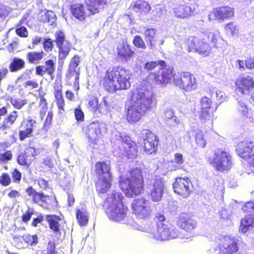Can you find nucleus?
<instances>
[{
	"label": "nucleus",
	"instance_id": "nucleus-61",
	"mask_svg": "<svg viewBox=\"0 0 254 254\" xmlns=\"http://www.w3.org/2000/svg\"><path fill=\"white\" fill-rule=\"evenodd\" d=\"M53 42L51 39H47L45 40L43 43V46L45 51L48 52L52 50L53 48Z\"/></svg>",
	"mask_w": 254,
	"mask_h": 254
},
{
	"label": "nucleus",
	"instance_id": "nucleus-43",
	"mask_svg": "<svg viewBox=\"0 0 254 254\" xmlns=\"http://www.w3.org/2000/svg\"><path fill=\"white\" fill-rule=\"evenodd\" d=\"M67 43H65V46L63 47H60L59 49V60L63 63V61L66 58L70 51L71 46H67Z\"/></svg>",
	"mask_w": 254,
	"mask_h": 254
},
{
	"label": "nucleus",
	"instance_id": "nucleus-18",
	"mask_svg": "<svg viewBox=\"0 0 254 254\" xmlns=\"http://www.w3.org/2000/svg\"><path fill=\"white\" fill-rule=\"evenodd\" d=\"M234 14V8L229 6H221L214 9L212 13L209 15V18L211 19V17L214 16L216 19L223 21L231 19Z\"/></svg>",
	"mask_w": 254,
	"mask_h": 254
},
{
	"label": "nucleus",
	"instance_id": "nucleus-57",
	"mask_svg": "<svg viewBox=\"0 0 254 254\" xmlns=\"http://www.w3.org/2000/svg\"><path fill=\"white\" fill-rule=\"evenodd\" d=\"M209 110L201 109L199 113V119L202 122H205L207 120H209L210 117Z\"/></svg>",
	"mask_w": 254,
	"mask_h": 254
},
{
	"label": "nucleus",
	"instance_id": "nucleus-20",
	"mask_svg": "<svg viewBox=\"0 0 254 254\" xmlns=\"http://www.w3.org/2000/svg\"><path fill=\"white\" fill-rule=\"evenodd\" d=\"M55 64L52 60L47 61L43 64L37 66L35 68L37 75L43 76L44 74L47 73L50 76L52 80L55 77Z\"/></svg>",
	"mask_w": 254,
	"mask_h": 254
},
{
	"label": "nucleus",
	"instance_id": "nucleus-9",
	"mask_svg": "<svg viewBox=\"0 0 254 254\" xmlns=\"http://www.w3.org/2000/svg\"><path fill=\"white\" fill-rule=\"evenodd\" d=\"M132 213L139 220H145L150 216L152 211L150 203L144 197L133 199L131 204Z\"/></svg>",
	"mask_w": 254,
	"mask_h": 254
},
{
	"label": "nucleus",
	"instance_id": "nucleus-23",
	"mask_svg": "<svg viewBox=\"0 0 254 254\" xmlns=\"http://www.w3.org/2000/svg\"><path fill=\"white\" fill-rule=\"evenodd\" d=\"M112 177H97L95 182L96 190L98 193H105L111 188Z\"/></svg>",
	"mask_w": 254,
	"mask_h": 254
},
{
	"label": "nucleus",
	"instance_id": "nucleus-1",
	"mask_svg": "<svg viewBox=\"0 0 254 254\" xmlns=\"http://www.w3.org/2000/svg\"><path fill=\"white\" fill-rule=\"evenodd\" d=\"M153 93L145 87L136 88L132 95L127 108V119L133 124L139 121L141 116L152 108Z\"/></svg>",
	"mask_w": 254,
	"mask_h": 254
},
{
	"label": "nucleus",
	"instance_id": "nucleus-5",
	"mask_svg": "<svg viewBox=\"0 0 254 254\" xmlns=\"http://www.w3.org/2000/svg\"><path fill=\"white\" fill-rule=\"evenodd\" d=\"M123 199L124 196L120 192H113L107 198L109 205L106 213L110 219L119 222L126 217L128 209L124 205Z\"/></svg>",
	"mask_w": 254,
	"mask_h": 254
},
{
	"label": "nucleus",
	"instance_id": "nucleus-31",
	"mask_svg": "<svg viewBox=\"0 0 254 254\" xmlns=\"http://www.w3.org/2000/svg\"><path fill=\"white\" fill-rule=\"evenodd\" d=\"M144 35L149 48L150 50H153L155 47L156 41L155 40V29L154 28H147L145 30Z\"/></svg>",
	"mask_w": 254,
	"mask_h": 254
},
{
	"label": "nucleus",
	"instance_id": "nucleus-7",
	"mask_svg": "<svg viewBox=\"0 0 254 254\" xmlns=\"http://www.w3.org/2000/svg\"><path fill=\"white\" fill-rule=\"evenodd\" d=\"M27 196L31 197L33 203L39 204L42 207L49 209L57 202L55 196L45 195L42 191H37L32 186L25 189Z\"/></svg>",
	"mask_w": 254,
	"mask_h": 254
},
{
	"label": "nucleus",
	"instance_id": "nucleus-36",
	"mask_svg": "<svg viewBox=\"0 0 254 254\" xmlns=\"http://www.w3.org/2000/svg\"><path fill=\"white\" fill-rule=\"evenodd\" d=\"M76 217L77 223L80 226H86L88 222V214L86 211H82L79 209L76 211Z\"/></svg>",
	"mask_w": 254,
	"mask_h": 254
},
{
	"label": "nucleus",
	"instance_id": "nucleus-21",
	"mask_svg": "<svg viewBox=\"0 0 254 254\" xmlns=\"http://www.w3.org/2000/svg\"><path fill=\"white\" fill-rule=\"evenodd\" d=\"M176 75H173L172 70L161 68L157 74H154V79L158 84H163L171 81L172 78H174Z\"/></svg>",
	"mask_w": 254,
	"mask_h": 254
},
{
	"label": "nucleus",
	"instance_id": "nucleus-44",
	"mask_svg": "<svg viewBox=\"0 0 254 254\" xmlns=\"http://www.w3.org/2000/svg\"><path fill=\"white\" fill-rule=\"evenodd\" d=\"M12 182L10 175L7 172L2 173L0 176V185L3 187L9 186Z\"/></svg>",
	"mask_w": 254,
	"mask_h": 254
},
{
	"label": "nucleus",
	"instance_id": "nucleus-49",
	"mask_svg": "<svg viewBox=\"0 0 254 254\" xmlns=\"http://www.w3.org/2000/svg\"><path fill=\"white\" fill-rule=\"evenodd\" d=\"M242 210L246 213L254 212V201H249L246 202L242 207Z\"/></svg>",
	"mask_w": 254,
	"mask_h": 254
},
{
	"label": "nucleus",
	"instance_id": "nucleus-55",
	"mask_svg": "<svg viewBox=\"0 0 254 254\" xmlns=\"http://www.w3.org/2000/svg\"><path fill=\"white\" fill-rule=\"evenodd\" d=\"M32 132V128H26L24 130H20L19 139L20 140H23L26 138L30 137Z\"/></svg>",
	"mask_w": 254,
	"mask_h": 254
},
{
	"label": "nucleus",
	"instance_id": "nucleus-3",
	"mask_svg": "<svg viewBox=\"0 0 254 254\" xmlns=\"http://www.w3.org/2000/svg\"><path fill=\"white\" fill-rule=\"evenodd\" d=\"M131 72L123 67H117L108 70L106 74L104 86L109 92L117 90L126 89L130 87Z\"/></svg>",
	"mask_w": 254,
	"mask_h": 254
},
{
	"label": "nucleus",
	"instance_id": "nucleus-16",
	"mask_svg": "<svg viewBox=\"0 0 254 254\" xmlns=\"http://www.w3.org/2000/svg\"><path fill=\"white\" fill-rule=\"evenodd\" d=\"M236 85L237 87L236 91L238 93L248 94L251 92V90L254 88V81L253 79L249 76H240L236 81Z\"/></svg>",
	"mask_w": 254,
	"mask_h": 254
},
{
	"label": "nucleus",
	"instance_id": "nucleus-42",
	"mask_svg": "<svg viewBox=\"0 0 254 254\" xmlns=\"http://www.w3.org/2000/svg\"><path fill=\"white\" fill-rule=\"evenodd\" d=\"M55 42L59 48L63 47L67 43V46H71L67 41L65 40L64 34V32L59 31L56 33V40Z\"/></svg>",
	"mask_w": 254,
	"mask_h": 254
},
{
	"label": "nucleus",
	"instance_id": "nucleus-32",
	"mask_svg": "<svg viewBox=\"0 0 254 254\" xmlns=\"http://www.w3.org/2000/svg\"><path fill=\"white\" fill-rule=\"evenodd\" d=\"M72 15L77 19L82 21L85 18V12L83 6L79 3L74 4L70 6Z\"/></svg>",
	"mask_w": 254,
	"mask_h": 254
},
{
	"label": "nucleus",
	"instance_id": "nucleus-17",
	"mask_svg": "<svg viewBox=\"0 0 254 254\" xmlns=\"http://www.w3.org/2000/svg\"><path fill=\"white\" fill-rule=\"evenodd\" d=\"M37 154L36 148L29 146L18 156L17 162L19 165L28 167L32 164Z\"/></svg>",
	"mask_w": 254,
	"mask_h": 254
},
{
	"label": "nucleus",
	"instance_id": "nucleus-60",
	"mask_svg": "<svg viewBox=\"0 0 254 254\" xmlns=\"http://www.w3.org/2000/svg\"><path fill=\"white\" fill-rule=\"evenodd\" d=\"M74 115L75 119L78 122H82L84 120V113L80 109L76 108L75 109Z\"/></svg>",
	"mask_w": 254,
	"mask_h": 254
},
{
	"label": "nucleus",
	"instance_id": "nucleus-39",
	"mask_svg": "<svg viewBox=\"0 0 254 254\" xmlns=\"http://www.w3.org/2000/svg\"><path fill=\"white\" fill-rule=\"evenodd\" d=\"M104 103L106 109L104 110V111H102V109L101 108V105H100L99 107L98 106V99L96 98L93 97L89 101L88 108H89V110H90L93 112H95L97 110H98L99 112L104 113L105 111H106L107 109L106 102L104 101Z\"/></svg>",
	"mask_w": 254,
	"mask_h": 254
},
{
	"label": "nucleus",
	"instance_id": "nucleus-6",
	"mask_svg": "<svg viewBox=\"0 0 254 254\" xmlns=\"http://www.w3.org/2000/svg\"><path fill=\"white\" fill-rule=\"evenodd\" d=\"M209 163L216 171H228L232 167V156L229 152L219 149L214 152Z\"/></svg>",
	"mask_w": 254,
	"mask_h": 254
},
{
	"label": "nucleus",
	"instance_id": "nucleus-48",
	"mask_svg": "<svg viewBox=\"0 0 254 254\" xmlns=\"http://www.w3.org/2000/svg\"><path fill=\"white\" fill-rule=\"evenodd\" d=\"M47 254H57L56 250V244L55 241L50 240L46 246Z\"/></svg>",
	"mask_w": 254,
	"mask_h": 254
},
{
	"label": "nucleus",
	"instance_id": "nucleus-46",
	"mask_svg": "<svg viewBox=\"0 0 254 254\" xmlns=\"http://www.w3.org/2000/svg\"><path fill=\"white\" fill-rule=\"evenodd\" d=\"M11 180L13 183L19 184L22 179V174L20 171L17 169H13L11 172Z\"/></svg>",
	"mask_w": 254,
	"mask_h": 254
},
{
	"label": "nucleus",
	"instance_id": "nucleus-24",
	"mask_svg": "<svg viewBox=\"0 0 254 254\" xmlns=\"http://www.w3.org/2000/svg\"><path fill=\"white\" fill-rule=\"evenodd\" d=\"M194 9L190 5L181 4L174 8V12L176 17L184 18L193 14Z\"/></svg>",
	"mask_w": 254,
	"mask_h": 254
},
{
	"label": "nucleus",
	"instance_id": "nucleus-35",
	"mask_svg": "<svg viewBox=\"0 0 254 254\" xmlns=\"http://www.w3.org/2000/svg\"><path fill=\"white\" fill-rule=\"evenodd\" d=\"M43 52H30L27 54L26 58L30 64H38L43 59Z\"/></svg>",
	"mask_w": 254,
	"mask_h": 254
},
{
	"label": "nucleus",
	"instance_id": "nucleus-59",
	"mask_svg": "<svg viewBox=\"0 0 254 254\" xmlns=\"http://www.w3.org/2000/svg\"><path fill=\"white\" fill-rule=\"evenodd\" d=\"M12 154L10 150H7L3 153H0V161L5 162L11 160Z\"/></svg>",
	"mask_w": 254,
	"mask_h": 254
},
{
	"label": "nucleus",
	"instance_id": "nucleus-8",
	"mask_svg": "<svg viewBox=\"0 0 254 254\" xmlns=\"http://www.w3.org/2000/svg\"><path fill=\"white\" fill-rule=\"evenodd\" d=\"M215 242L219 254H237L240 250L239 241L234 237L225 236L216 239Z\"/></svg>",
	"mask_w": 254,
	"mask_h": 254
},
{
	"label": "nucleus",
	"instance_id": "nucleus-40",
	"mask_svg": "<svg viewBox=\"0 0 254 254\" xmlns=\"http://www.w3.org/2000/svg\"><path fill=\"white\" fill-rule=\"evenodd\" d=\"M24 242L27 245L31 246H36L38 243V237L36 234H24L22 236Z\"/></svg>",
	"mask_w": 254,
	"mask_h": 254
},
{
	"label": "nucleus",
	"instance_id": "nucleus-63",
	"mask_svg": "<svg viewBox=\"0 0 254 254\" xmlns=\"http://www.w3.org/2000/svg\"><path fill=\"white\" fill-rule=\"evenodd\" d=\"M225 30L230 34L234 35L236 30V26L233 22H230L226 25Z\"/></svg>",
	"mask_w": 254,
	"mask_h": 254
},
{
	"label": "nucleus",
	"instance_id": "nucleus-25",
	"mask_svg": "<svg viewBox=\"0 0 254 254\" xmlns=\"http://www.w3.org/2000/svg\"><path fill=\"white\" fill-rule=\"evenodd\" d=\"M45 220L49 225V228L54 232L57 233L60 232V221L62 220L60 216L55 214H47L45 215Z\"/></svg>",
	"mask_w": 254,
	"mask_h": 254
},
{
	"label": "nucleus",
	"instance_id": "nucleus-22",
	"mask_svg": "<svg viewBox=\"0 0 254 254\" xmlns=\"http://www.w3.org/2000/svg\"><path fill=\"white\" fill-rule=\"evenodd\" d=\"M117 49L118 55L125 61L129 60L134 54V52L127 42L119 43Z\"/></svg>",
	"mask_w": 254,
	"mask_h": 254
},
{
	"label": "nucleus",
	"instance_id": "nucleus-56",
	"mask_svg": "<svg viewBox=\"0 0 254 254\" xmlns=\"http://www.w3.org/2000/svg\"><path fill=\"white\" fill-rule=\"evenodd\" d=\"M37 182L39 188L42 190H44L50 188L48 181L44 178H38L37 180Z\"/></svg>",
	"mask_w": 254,
	"mask_h": 254
},
{
	"label": "nucleus",
	"instance_id": "nucleus-47",
	"mask_svg": "<svg viewBox=\"0 0 254 254\" xmlns=\"http://www.w3.org/2000/svg\"><path fill=\"white\" fill-rule=\"evenodd\" d=\"M133 44L138 48L145 49L147 47L142 38L139 35H136L134 37Z\"/></svg>",
	"mask_w": 254,
	"mask_h": 254
},
{
	"label": "nucleus",
	"instance_id": "nucleus-52",
	"mask_svg": "<svg viewBox=\"0 0 254 254\" xmlns=\"http://www.w3.org/2000/svg\"><path fill=\"white\" fill-rule=\"evenodd\" d=\"M10 102L17 109H20L24 105L27 104L26 100L20 99H11Z\"/></svg>",
	"mask_w": 254,
	"mask_h": 254
},
{
	"label": "nucleus",
	"instance_id": "nucleus-33",
	"mask_svg": "<svg viewBox=\"0 0 254 254\" xmlns=\"http://www.w3.org/2000/svg\"><path fill=\"white\" fill-rule=\"evenodd\" d=\"M105 4L104 0H90L88 10L92 14H94L98 13L100 9H103Z\"/></svg>",
	"mask_w": 254,
	"mask_h": 254
},
{
	"label": "nucleus",
	"instance_id": "nucleus-2",
	"mask_svg": "<svg viewBox=\"0 0 254 254\" xmlns=\"http://www.w3.org/2000/svg\"><path fill=\"white\" fill-rule=\"evenodd\" d=\"M119 187L127 198H133L141 194L144 190V181L141 169L130 170L126 176H121Z\"/></svg>",
	"mask_w": 254,
	"mask_h": 254
},
{
	"label": "nucleus",
	"instance_id": "nucleus-13",
	"mask_svg": "<svg viewBox=\"0 0 254 254\" xmlns=\"http://www.w3.org/2000/svg\"><path fill=\"white\" fill-rule=\"evenodd\" d=\"M141 135L143 140L144 151L148 154L155 153L159 142L157 136L148 129H143Z\"/></svg>",
	"mask_w": 254,
	"mask_h": 254
},
{
	"label": "nucleus",
	"instance_id": "nucleus-64",
	"mask_svg": "<svg viewBox=\"0 0 254 254\" xmlns=\"http://www.w3.org/2000/svg\"><path fill=\"white\" fill-rule=\"evenodd\" d=\"M16 34L22 37H26L28 35V32L24 26H21L16 30Z\"/></svg>",
	"mask_w": 254,
	"mask_h": 254
},
{
	"label": "nucleus",
	"instance_id": "nucleus-58",
	"mask_svg": "<svg viewBox=\"0 0 254 254\" xmlns=\"http://www.w3.org/2000/svg\"><path fill=\"white\" fill-rule=\"evenodd\" d=\"M32 71L31 69H26L22 74L18 77L17 80H25L31 78Z\"/></svg>",
	"mask_w": 254,
	"mask_h": 254
},
{
	"label": "nucleus",
	"instance_id": "nucleus-38",
	"mask_svg": "<svg viewBox=\"0 0 254 254\" xmlns=\"http://www.w3.org/2000/svg\"><path fill=\"white\" fill-rule=\"evenodd\" d=\"M172 164L174 163V164L172 165L170 171H176L181 169L184 163L183 154L181 153H175L174 154V161H172Z\"/></svg>",
	"mask_w": 254,
	"mask_h": 254
},
{
	"label": "nucleus",
	"instance_id": "nucleus-10",
	"mask_svg": "<svg viewBox=\"0 0 254 254\" xmlns=\"http://www.w3.org/2000/svg\"><path fill=\"white\" fill-rule=\"evenodd\" d=\"M186 45L189 52L193 51L204 56H207L211 52L209 44L204 40L196 37H189L186 41Z\"/></svg>",
	"mask_w": 254,
	"mask_h": 254
},
{
	"label": "nucleus",
	"instance_id": "nucleus-14",
	"mask_svg": "<svg viewBox=\"0 0 254 254\" xmlns=\"http://www.w3.org/2000/svg\"><path fill=\"white\" fill-rule=\"evenodd\" d=\"M165 182L163 178L156 176L150 186L149 195L154 202L161 200L164 193Z\"/></svg>",
	"mask_w": 254,
	"mask_h": 254
},
{
	"label": "nucleus",
	"instance_id": "nucleus-62",
	"mask_svg": "<svg viewBox=\"0 0 254 254\" xmlns=\"http://www.w3.org/2000/svg\"><path fill=\"white\" fill-rule=\"evenodd\" d=\"M44 220V216L42 214H40L36 218L33 219L31 222V226L36 227L39 223H42Z\"/></svg>",
	"mask_w": 254,
	"mask_h": 254
},
{
	"label": "nucleus",
	"instance_id": "nucleus-30",
	"mask_svg": "<svg viewBox=\"0 0 254 254\" xmlns=\"http://www.w3.org/2000/svg\"><path fill=\"white\" fill-rule=\"evenodd\" d=\"M40 20L43 22H48L53 25L56 21V15L54 12L50 10H43L39 14Z\"/></svg>",
	"mask_w": 254,
	"mask_h": 254
},
{
	"label": "nucleus",
	"instance_id": "nucleus-50",
	"mask_svg": "<svg viewBox=\"0 0 254 254\" xmlns=\"http://www.w3.org/2000/svg\"><path fill=\"white\" fill-rule=\"evenodd\" d=\"M212 104L210 99L207 97H203L200 100L201 109L210 110Z\"/></svg>",
	"mask_w": 254,
	"mask_h": 254
},
{
	"label": "nucleus",
	"instance_id": "nucleus-54",
	"mask_svg": "<svg viewBox=\"0 0 254 254\" xmlns=\"http://www.w3.org/2000/svg\"><path fill=\"white\" fill-rule=\"evenodd\" d=\"M40 107H41L40 114L41 116H44L47 111V102L46 99L43 97L40 99Z\"/></svg>",
	"mask_w": 254,
	"mask_h": 254
},
{
	"label": "nucleus",
	"instance_id": "nucleus-34",
	"mask_svg": "<svg viewBox=\"0 0 254 254\" xmlns=\"http://www.w3.org/2000/svg\"><path fill=\"white\" fill-rule=\"evenodd\" d=\"M25 61L18 58H14L9 65L11 72H17L25 67Z\"/></svg>",
	"mask_w": 254,
	"mask_h": 254
},
{
	"label": "nucleus",
	"instance_id": "nucleus-26",
	"mask_svg": "<svg viewBox=\"0 0 254 254\" xmlns=\"http://www.w3.org/2000/svg\"><path fill=\"white\" fill-rule=\"evenodd\" d=\"M125 153L128 158L133 159L137 155L138 149L136 144L132 141L129 137L124 143Z\"/></svg>",
	"mask_w": 254,
	"mask_h": 254
},
{
	"label": "nucleus",
	"instance_id": "nucleus-28",
	"mask_svg": "<svg viewBox=\"0 0 254 254\" xmlns=\"http://www.w3.org/2000/svg\"><path fill=\"white\" fill-rule=\"evenodd\" d=\"M254 228V217L251 215L246 216L241 221L239 227L241 233L245 234Z\"/></svg>",
	"mask_w": 254,
	"mask_h": 254
},
{
	"label": "nucleus",
	"instance_id": "nucleus-19",
	"mask_svg": "<svg viewBox=\"0 0 254 254\" xmlns=\"http://www.w3.org/2000/svg\"><path fill=\"white\" fill-rule=\"evenodd\" d=\"M94 172L97 177H112L110 162L100 161L96 162Z\"/></svg>",
	"mask_w": 254,
	"mask_h": 254
},
{
	"label": "nucleus",
	"instance_id": "nucleus-41",
	"mask_svg": "<svg viewBox=\"0 0 254 254\" xmlns=\"http://www.w3.org/2000/svg\"><path fill=\"white\" fill-rule=\"evenodd\" d=\"M157 66H160L161 68L164 67L166 66V63L164 61L147 62L144 65V69L147 71H150Z\"/></svg>",
	"mask_w": 254,
	"mask_h": 254
},
{
	"label": "nucleus",
	"instance_id": "nucleus-4",
	"mask_svg": "<svg viewBox=\"0 0 254 254\" xmlns=\"http://www.w3.org/2000/svg\"><path fill=\"white\" fill-rule=\"evenodd\" d=\"M154 220L156 225V230H154L149 222L138 225V229L141 231L151 234L152 237L157 240L167 241L175 238L163 214L157 213L154 216Z\"/></svg>",
	"mask_w": 254,
	"mask_h": 254
},
{
	"label": "nucleus",
	"instance_id": "nucleus-27",
	"mask_svg": "<svg viewBox=\"0 0 254 254\" xmlns=\"http://www.w3.org/2000/svg\"><path fill=\"white\" fill-rule=\"evenodd\" d=\"M164 118L166 124L168 126L175 127V126L181 125L180 121L174 116V113L171 108H167L164 112Z\"/></svg>",
	"mask_w": 254,
	"mask_h": 254
},
{
	"label": "nucleus",
	"instance_id": "nucleus-29",
	"mask_svg": "<svg viewBox=\"0 0 254 254\" xmlns=\"http://www.w3.org/2000/svg\"><path fill=\"white\" fill-rule=\"evenodd\" d=\"M131 6L135 12L143 14L148 13L151 9L150 5L147 2L141 0L132 2Z\"/></svg>",
	"mask_w": 254,
	"mask_h": 254
},
{
	"label": "nucleus",
	"instance_id": "nucleus-11",
	"mask_svg": "<svg viewBox=\"0 0 254 254\" xmlns=\"http://www.w3.org/2000/svg\"><path fill=\"white\" fill-rule=\"evenodd\" d=\"M172 186L174 192L184 198L188 197L192 192V184L188 177L176 178Z\"/></svg>",
	"mask_w": 254,
	"mask_h": 254
},
{
	"label": "nucleus",
	"instance_id": "nucleus-37",
	"mask_svg": "<svg viewBox=\"0 0 254 254\" xmlns=\"http://www.w3.org/2000/svg\"><path fill=\"white\" fill-rule=\"evenodd\" d=\"M79 63V57L77 55L74 56L70 62L66 75L68 77L73 76L76 72V68L78 66Z\"/></svg>",
	"mask_w": 254,
	"mask_h": 254
},
{
	"label": "nucleus",
	"instance_id": "nucleus-53",
	"mask_svg": "<svg viewBox=\"0 0 254 254\" xmlns=\"http://www.w3.org/2000/svg\"><path fill=\"white\" fill-rule=\"evenodd\" d=\"M17 112L13 111L12 112L7 118L5 119V121H3L4 125H3L2 127H5L6 125L9 124V125H12L17 118Z\"/></svg>",
	"mask_w": 254,
	"mask_h": 254
},
{
	"label": "nucleus",
	"instance_id": "nucleus-45",
	"mask_svg": "<svg viewBox=\"0 0 254 254\" xmlns=\"http://www.w3.org/2000/svg\"><path fill=\"white\" fill-rule=\"evenodd\" d=\"M195 141L199 147L203 148L206 144V139L204 134L201 131L197 132L195 135Z\"/></svg>",
	"mask_w": 254,
	"mask_h": 254
},
{
	"label": "nucleus",
	"instance_id": "nucleus-51",
	"mask_svg": "<svg viewBox=\"0 0 254 254\" xmlns=\"http://www.w3.org/2000/svg\"><path fill=\"white\" fill-rule=\"evenodd\" d=\"M34 214V211L33 209L28 208L24 213L22 214L21 216L22 221L27 223H28L31 218L32 215Z\"/></svg>",
	"mask_w": 254,
	"mask_h": 254
},
{
	"label": "nucleus",
	"instance_id": "nucleus-12",
	"mask_svg": "<svg viewBox=\"0 0 254 254\" xmlns=\"http://www.w3.org/2000/svg\"><path fill=\"white\" fill-rule=\"evenodd\" d=\"M174 83L186 91H190L197 88V83L194 76L189 72L174 76Z\"/></svg>",
	"mask_w": 254,
	"mask_h": 254
},
{
	"label": "nucleus",
	"instance_id": "nucleus-15",
	"mask_svg": "<svg viewBox=\"0 0 254 254\" xmlns=\"http://www.w3.org/2000/svg\"><path fill=\"white\" fill-rule=\"evenodd\" d=\"M177 226L189 233H192L196 227V222L187 213H182L176 220Z\"/></svg>",
	"mask_w": 254,
	"mask_h": 254
}]
</instances>
